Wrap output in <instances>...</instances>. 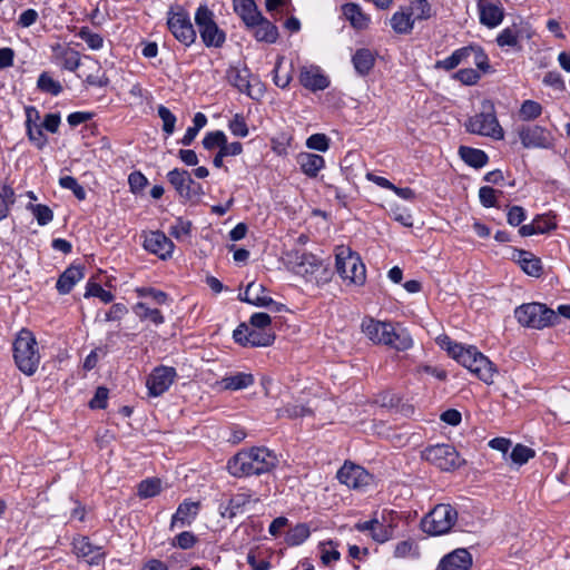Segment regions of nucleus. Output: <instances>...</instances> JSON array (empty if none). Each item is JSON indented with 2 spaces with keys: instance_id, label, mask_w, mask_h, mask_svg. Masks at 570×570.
<instances>
[{
  "instance_id": "1",
  "label": "nucleus",
  "mask_w": 570,
  "mask_h": 570,
  "mask_svg": "<svg viewBox=\"0 0 570 570\" xmlns=\"http://www.w3.org/2000/svg\"><path fill=\"white\" fill-rule=\"evenodd\" d=\"M278 463L276 454L265 446L239 451L227 464L234 476L259 475L271 472Z\"/></svg>"
},
{
  "instance_id": "63",
  "label": "nucleus",
  "mask_w": 570,
  "mask_h": 570,
  "mask_svg": "<svg viewBox=\"0 0 570 570\" xmlns=\"http://www.w3.org/2000/svg\"><path fill=\"white\" fill-rule=\"evenodd\" d=\"M249 323L255 330L268 331L267 327L271 325L272 318L266 313H255L250 316Z\"/></svg>"
},
{
  "instance_id": "50",
  "label": "nucleus",
  "mask_w": 570,
  "mask_h": 570,
  "mask_svg": "<svg viewBox=\"0 0 570 570\" xmlns=\"http://www.w3.org/2000/svg\"><path fill=\"white\" fill-rule=\"evenodd\" d=\"M534 454L535 452L531 448L523 444H517L510 453V459L513 463L522 465L532 459Z\"/></svg>"
},
{
  "instance_id": "17",
  "label": "nucleus",
  "mask_w": 570,
  "mask_h": 570,
  "mask_svg": "<svg viewBox=\"0 0 570 570\" xmlns=\"http://www.w3.org/2000/svg\"><path fill=\"white\" fill-rule=\"evenodd\" d=\"M480 23L493 29L504 19V7L501 0H478Z\"/></svg>"
},
{
  "instance_id": "28",
  "label": "nucleus",
  "mask_w": 570,
  "mask_h": 570,
  "mask_svg": "<svg viewBox=\"0 0 570 570\" xmlns=\"http://www.w3.org/2000/svg\"><path fill=\"white\" fill-rule=\"evenodd\" d=\"M301 170L307 177L315 178L318 173L325 167V160L321 155L312 153H301L296 158Z\"/></svg>"
},
{
  "instance_id": "20",
  "label": "nucleus",
  "mask_w": 570,
  "mask_h": 570,
  "mask_svg": "<svg viewBox=\"0 0 570 570\" xmlns=\"http://www.w3.org/2000/svg\"><path fill=\"white\" fill-rule=\"evenodd\" d=\"M72 547L77 557L85 559L89 564L97 566L105 558L102 548L94 546L87 537H79L73 539Z\"/></svg>"
},
{
  "instance_id": "32",
  "label": "nucleus",
  "mask_w": 570,
  "mask_h": 570,
  "mask_svg": "<svg viewBox=\"0 0 570 570\" xmlns=\"http://www.w3.org/2000/svg\"><path fill=\"white\" fill-rule=\"evenodd\" d=\"M517 262L521 269L532 277H539L542 273V264L539 257L527 250H519Z\"/></svg>"
},
{
  "instance_id": "42",
  "label": "nucleus",
  "mask_w": 570,
  "mask_h": 570,
  "mask_svg": "<svg viewBox=\"0 0 570 570\" xmlns=\"http://www.w3.org/2000/svg\"><path fill=\"white\" fill-rule=\"evenodd\" d=\"M309 528L305 523H298L292 528L285 537L288 546H299L309 537Z\"/></svg>"
},
{
  "instance_id": "9",
  "label": "nucleus",
  "mask_w": 570,
  "mask_h": 570,
  "mask_svg": "<svg viewBox=\"0 0 570 570\" xmlns=\"http://www.w3.org/2000/svg\"><path fill=\"white\" fill-rule=\"evenodd\" d=\"M458 519L456 510L450 504L436 505L421 522L424 532L440 535L449 532Z\"/></svg>"
},
{
  "instance_id": "2",
  "label": "nucleus",
  "mask_w": 570,
  "mask_h": 570,
  "mask_svg": "<svg viewBox=\"0 0 570 570\" xmlns=\"http://www.w3.org/2000/svg\"><path fill=\"white\" fill-rule=\"evenodd\" d=\"M362 331L373 343L387 345L397 351H406L413 345V340L405 328H396L387 322L364 320Z\"/></svg>"
},
{
  "instance_id": "56",
  "label": "nucleus",
  "mask_w": 570,
  "mask_h": 570,
  "mask_svg": "<svg viewBox=\"0 0 570 570\" xmlns=\"http://www.w3.org/2000/svg\"><path fill=\"white\" fill-rule=\"evenodd\" d=\"M306 146L309 149L324 153L330 148V139L324 134H314L307 138Z\"/></svg>"
},
{
  "instance_id": "48",
  "label": "nucleus",
  "mask_w": 570,
  "mask_h": 570,
  "mask_svg": "<svg viewBox=\"0 0 570 570\" xmlns=\"http://www.w3.org/2000/svg\"><path fill=\"white\" fill-rule=\"evenodd\" d=\"M77 36L83 40L91 50H99L104 46V38L99 33L91 31L88 27H81Z\"/></svg>"
},
{
  "instance_id": "52",
  "label": "nucleus",
  "mask_w": 570,
  "mask_h": 570,
  "mask_svg": "<svg viewBox=\"0 0 570 570\" xmlns=\"http://www.w3.org/2000/svg\"><path fill=\"white\" fill-rule=\"evenodd\" d=\"M158 116L163 120V130L171 135L175 130L176 116L163 105L158 107Z\"/></svg>"
},
{
  "instance_id": "47",
  "label": "nucleus",
  "mask_w": 570,
  "mask_h": 570,
  "mask_svg": "<svg viewBox=\"0 0 570 570\" xmlns=\"http://www.w3.org/2000/svg\"><path fill=\"white\" fill-rule=\"evenodd\" d=\"M542 114V106L534 100H524L519 109V117L524 121L533 120Z\"/></svg>"
},
{
  "instance_id": "5",
  "label": "nucleus",
  "mask_w": 570,
  "mask_h": 570,
  "mask_svg": "<svg viewBox=\"0 0 570 570\" xmlns=\"http://www.w3.org/2000/svg\"><path fill=\"white\" fill-rule=\"evenodd\" d=\"M465 128L471 134L491 137L495 140H501L504 137L503 129L497 118L494 105L490 100L482 101L481 110L468 119Z\"/></svg>"
},
{
  "instance_id": "29",
  "label": "nucleus",
  "mask_w": 570,
  "mask_h": 570,
  "mask_svg": "<svg viewBox=\"0 0 570 570\" xmlns=\"http://www.w3.org/2000/svg\"><path fill=\"white\" fill-rule=\"evenodd\" d=\"M83 278V267L81 265H71L58 278L57 291L65 295L70 293L73 286Z\"/></svg>"
},
{
  "instance_id": "16",
  "label": "nucleus",
  "mask_w": 570,
  "mask_h": 570,
  "mask_svg": "<svg viewBox=\"0 0 570 570\" xmlns=\"http://www.w3.org/2000/svg\"><path fill=\"white\" fill-rule=\"evenodd\" d=\"M337 479L348 488L363 489L371 483L372 475L362 466L345 462L337 471Z\"/></svg>"
},
{
  "instance_id": "15",
  "label": "nucleus",
  "mask_w": 570,
  "mask_h": 570,
  "mask_svg": "<svg viewBox=\"0 0 570 570\" xmlns=\"http://www.w3.org/2000/svg\"><path fill=\"white\" fill-rule=\"evenodd\" d=\"M167 178L176 191L184 198L190 199L203 193L202 186L191 178L187 170L175 168L168 173Z\"/></svg>"
},
{
  "instance_id": "57",
  "label": "nucleus",
  "mask_w": 570,
  "mask_h": 570,
  "mask_svg": "<svg viewBox=\"0 0 570 570\" xmlns=\"http://www.w3.org/2000/svg\"><path fill=\"white\" fill-rule=\"evenodd\" d=\"M29 140L39 149L46 146L47 137L42 132V126L33 125L27 127Z\"/></svg>"
},
{
  "instance_id": "49",
  "label": "nucleus",
  "mask_w": 570,
  "mask_h": 570,
  "mask_svg": "<svg viewBox=\"0 0 570 570\" xmlns=\"http://www.w3.org/2000/svg\"><path fill=\"white\" fill-rule=\"evenodd\" d=\"M38 88L45 92H49L53 96L59 95L62 91L60 82L56 81L47 72H42L38 78Z\"/></svg>"
},
{
  "instance_id": "27",
  "label": "nucleus",
  "mask_w": 570,
  "mask_h": 570,
  "mask_svg": "<svg viewBox=\"0 0 570 570\" xmlns=\"http://www.w3.org/2000/svg\"><path fill=\"white\" fill-rule=\"evenodd\" d=\"M199 504L193 501H184L180 503L176 512L171 517L170 529L176 527L183 528L189 525L198 513Z\"/></svg>"
},
{
  "instance_id": "43",
  "label": "nucleus",
  "mask_w": 570,
  "mask_h": 570,
  "mask_svg": "<svg viewBox=\"0 0 570 570\" xmlns=\"http://www.w3.org/2000/svg\"><path fill=\"white\" fill-rule=\"evenodd\" d=\"M161 491V481L157 478L142 480L138 484V495L141 499L154 498Z\"/></svg>"
},
{
  "instance_id": "64",
  "label": "nucleus",
  "mask_w": 570,
  "mask_h": 570,
  "mask_svg": "<svg viewBox=\"0 0 570 570\" xmlns=\"http://www.w3.org/2000/svg\"><path fill=\"white\" fill-rule=\"evenodd\" d=\"M128 184L134 193L142 190L148 184L147 178L139 171L131 173L128 177Z\"/></svg>"
},
{
  "instance_id": "34",
  "label": "nucleus",
  "mask_w": 570,
  "mask_h": 570,
  "mask_svg": "<svg viewBox=\"0 0 570 570\" xmlns=\"http://www.w3.org/2000/svg\"><path fill=\"white\" fill-rule=\"evenodd\" d=\"M353 66L360 76H366L374 67L375 56L366 48H361L352 57Z\"/></svg>"
},
{
  "instance_id": "55",
  "label": "nucleus",
  "mask_w": 570,
  "mask_h": 570,
  "mask_svg": "<svg viewBox=\"0 0 570 570\" xmlns=\"http://www.w3.org/2000/svg\"><path fill=\"white\" fill-rule=\"evenodd\" d=\"M410 7L413 8L415 20H428L432 17V8L428 0H416Z\"/></svg>"
},
{
  "instance_id": "36",
  "label": "nucleus",
  "mask_w": 570,
  "mask_h": 570,
  "mask_svg": "<svg viewBox=\"0 0 570 570\" xmlns=\"http://www.w3.org/2000/svg\"><path fill=\"white\" fill-rule=\"evenodd\" d=\"M254 36L258 41L274 43L278 38V30L271 21L263 16L257 20L254 27Z\"/></svg>"
},
{
  "instance_id": "62",
  "label": "nucleus",
  "mask_w": 570,
  "mask_h": 570,
  "mask_svg": "<svg viewBox=\"0 0 570 570\" xmlns=\"http://www.w3.org/2000/svg\"><path fill=\"white\" fill-rule=\"evenodd\" d=\"M454 78L464 85H474L480 79V73L474 69H461L455 72Z\"/></svg>"
},
{
  "instance_id": "22",
  "label": "nucleus",
  "mask_w": 570,
  "mask_h": 570,
  "mask_svg": "<svg viewBox=\"0 0 570 570\" xmlns=\"http://www.w3.org/2000/svg\"><path fill=\"white\" fill-rule=\"evenodd\" d=\"M299 82L312 91L324 90L330 85L327 77L317 67H303L299 71Z\"/></svg>"
},
{
  "instance_id": "13",
  "label": "nucleus",
  "mask_w": 570,
  "mask_h": 570,
  "mask_svg": "<svg viewBox=\"0 0 570 570\" xmlns=\"http://www.w3.org/2000/svg\"><path fill=\"white\" fill-rule=\"evenodd\" d=\"M176 375V370L171 366L155 367L146 381L148 394L154 397L164 394L174 383Z\"/></svg>"
},
{
  "instance_id": "26",
  "label": "nucleus",
  "mask_w": 570,
  "mask_h": 570,
  "mask_svg": "<svg viewBox=\"0 0 570 570\" xmlns=\"http://www.w3.org/2000/svg\"><path fill=\"white\" fill-rule=\"evenodd\" d=\"M472 564V557L466 549H456L446 554L440 563L441 570H468Z\"/></svg>"
},
{
  "instance_id": "54",
  "label": "nucleus",
  "mask_w": 570,
  "mask_h": 570,
  "mask_svg": "<svg viewBox=\"0 0 570 570\" xmlns=\"http://www.w3.org/2000/svg\"><path fill=\"white\" fill-rule=\"evenodd\" d=\"M226 142V136L223 131H212L206 134V136L203 139V146L207 150H212L216 147L222 148L223 144Z\"/></svg>"
},
{
  "instance_id": "25",
  "label": "nucleus",
  "mask_w": 570,
  "mask_h": 570,
  "mask_svg": "<svg viewBox=\"0 0 570 570\" xmlns=\"http://www.w3.org/2000/svg\"><path fill=\"white\" fill-rule=\"evenodd\" d=\"M252 499L253 494L245 490L232 495L226 503L219 505L222 517L233 519Z\"/></svg>"
},
{
  "instance_id": "44",
  "label": "nucleus",
  "mask_w": 570,
  "mask_h": 570,
  "mask_svg": "<svg viewBox=\"0 0 570 570\" xmlns=\"http://www.w3.org/2000/svg\"><path fill=\"white\" fill-rule=\"evenodd\" d=\"M309 414H312V410L309 407L296 403H287L277 410L278 417L297 419Z\"/></svg>"
},
{
  "instance_id": "18",
  "label": "nucleus",
  "mask_w": 570,
  "mask_h": 570,
  "mask_svg": "<svg viewBox=\"0 0 570 570\" xmlns=\"http://www.w3.org/2000/svg\"><path fill=\"white\" fill-rule=\"evenodd\" d=\"M518 135L524 148H547L550 145V134L541 126H522Z\"/></svg>"
},
{
  "instance_id": "10",
  "label": "nucleus",
  "mask_w": 570,
  "mask_h": 570,
  "mask_svg": "<svg viewBox=\"0 0 570 570\" xmlns=\"http://www.w3.org/2000/svg\"><path fill=\"white\" fill-rule=\"evenodd\" d=\"M422 458L442 471L459 469L464 463L456 449L445 443L425 448L422 451Z\"/></svg>"
},
{
  "instance_id": "60",
  "label": "nucleus",
  "mask_w": 570,
  "mask_h": 570,
  "mask_svg": "<svg viewBox=\"0 0 570 570\" xmlns=\"http://www.w3.org/2000/svg\"><path fill=\"white\" fill-rule=\"evenodd\" d=\"M533 220L538 234L548 233L557 227L554 219L548 215L537 216Z\"/></svg>"
},
{
  "instance_id": "39",
  "label": "nucleus",
  "mask_w": 570,
  "mask_h": 570,
  "mask_svg": "<svg viewBox=\"0 0 570 570\" xmlns=\"http://www.w3.org/2000/svg\"><path fill=\"white\" fill-rule=\"evenodd\" d=\"M275 335L268 331L248 328L247 345L249 346H268L273 344Z\"/></svg>"
},
{
  "instance_id": "24",
  "label": "nucleus",
  "mask_w": 570,
  "mask_h": 570,
  "mask_svg": "<svg viewBox=\"0 0 570 570\" xmlns=\"http://www.w3.org/2000/svg\"><path fill=\"white\" fill-rule=\"evenodd\" d=\"M265 293L266 288L263 284L250 282L247 285L244 294L239 295V299L258 307H267L275 302Z\"/></svg>"
},
{
  "instance_id": "11",
  "label": "nucleus",
  "mask_w": 570,
  "mask_h": 570,
  "mask_svg": "<svg viewBox=\"0 0 570 570\" xmlns=\"http://www.w3.org/2000/svg\"><path fill=\"white\" fill-rule=\"evenodd\" d=\"M195 22L200 38L206 47L220 48L225 40V32L218 28L214 13L206 6H200L195 13Z\"/></svg>"
},
{
  "instance_id": "8",
  "label": "nucleus",
  "mask_w": 570,
  "mask_h": 570,
  "mask_svg": "<svg viewBox=\"0 0 570 570\" xmlns=\"http://www.w3.org/2000/svg\"><path fill=\"white\" fill-rule=\"evenodd\" d=\"M336 271L350 284L362 285L365 282L366 271L361 257L350 247L338 246L335 252Z\"/></svg>"
},
{
  "instance_id": "61",
  "label": "nucleus",
  "mask_w": 570,
  "mask_h": 570,
  "mask_svg": "<svg viewBox=\"0 0 570 570\" xmlns=\"http://www.w3.org/2000/svg\"><path fill=\"white\" fill-rule=\"evenodd\" d=\"M466 48H471L472 50L469 52V58L473 56V61L476 65V67L481 70H488L489 63H488V57L484 53V51L476 46H468Z\"/></svg>"
},
{
  "instance_id": "4",
  "label": "nucleus",
  "mask_w": 570,
  "mask_h": 570,
  "mask_svg": "<svg viewBox=\"0 0 570 570\" xmlns=\"http://www.w3.org/2000/svg\"><path fill=\"white\" fill-rule=\"evenodd\" d=\"M13 357L18 368L26 375H32L39 367L40 354L35 335L22 328L13 342Z\"/></svg>"
},
{
  "instance_id": "23",
  "label": "nucleus",
  "mask_w": 570,
  "mask_h": 570,
  "mask_svg": "<svg viewBox=\"0 0 570 570\" xmlns=\"http://www.w3.org/2000/svg\"><path fill=\"white\" fill-rule=\"evenodd\" d=\"M415 19L413 17L412 7H402L395 11L391 19L390 26L397 35H409L414 28Z\"/></svg>"
},
{
  "instance_id": "30",
  "label": "nucleus",
  "mask_w": 570,
  "mask_h": 570,
  "mask_svg": "<svg viewBox=\"0 0 570 570\" xmlns=\"http://www.w3.org/2000/svg\"><path fill=\"white\" fill-rule=\"evenodd\" d=\"M234 10L246 27H254L262 17L254 0H234Z\"/></svg>"
},
{
  "instance_id": "38",
  "label": "nucleus",
  "mask_w": 570,
  "mask_h": 570,
  "mask_svg": "<svg viewBox=\"0 0 570 570\" xmlns=\"http://www.w3.org/2000/svg\"><path fill=\"white\" fill-rule=\"evenodd\" d=\"M459 154L465 164L474 168H481L488 163L487 154L480 149L462 146Z\"/></svg>"
},
{
  "instance_id": "46",
  "label": "nucleus",
  "mask_w": 570,
  "mask_h": 570,
  "mask_svg": "<svg viewBox=\"0 0 570 570\" xmlns=\"http://www.w3.org/2000/svg\"><path fill=\"white\" fill-rule=\"evenodd\" d=\"M135 313L141 320H150L154 324L159 325L164 323V316L157 308H149L145 303H137L134 307Z\"/></svg>"
},
{
  "instance_id": "40",
  "label": "nucleus",
  "mask_w": 570,
  "mask_h": 570,
  "mask_svg": "<svg viewBox=\"0 0 570 570\" xmlns=\"http://www.w3.org/2000/svg\"><path fill=\"white\" fill-rule=\"evenodd\" d=\"M16 202L14 190L11 186L2 184L0 186V220L8 217L10 206Z\"/></svg>"
},
{
  "instance_id": "33",
  "label": "nucleus",
  "mask_w": 570,
  "mask_h": 570,
  "mask_svg": "<svg viewBox=\"0 0 570 570\" xmlns=\"http://www.w3.org/2000/svg\"><path fill=\"white\" fill-rule=\"evenodd\" d=\"M218 384L224 390H244L254 384V376L250 373L238 372L222 379Z\"/></svg>"
},
{
  "instance_id": "51",
  "label": "nucleus",
  "mask_w": 570,
  "mask_h": 570,
  "mask_svg": "<svg viewBox=\"0 0 570 570\" xmlns=\"http://www.w3.org/2000/svg\"><path fill=\"white\" fill-rule=\"evenodd\" d=\"M59 185L62 188L72 190L73 195L77 199L83 200L86 198V190L85 188L78 184L77 179L72 176H63L59 179Z\"/></svg>"
},
{
  "instance_id": "12",
  "label": "nucleus",
  "mask_w": 570,
  "mask_h": 570,
  "mask_svg": "<svg viewBox=\"0 0 570 570\" xmlns=\"http://www.w3.org/2000/svg\"><path fill=\"white\" fill-rule=\"evenodd\" d=\"M226 79L230 86L252 99H258L263 95L259 81L252 85V72L245 65L229 66L226 70Z\"/></svg>"
},
{
  "instance_id": "37",
  "label": "nucleus",
  "mask_w": 570,
  "mask_h": 570,
  "mask_svg": "<svg viewBox=\"0 0 570 570\" xmlns=\"http://www.w3.org/2000/svg\"><path fill=\"white\" fill-rule=\"evenodd\" d=\"M471 50V48H459L455 51H453L452 55L449 56L448 58L435 61L434 68L443 69L446 71L453 70L460 63L465 62L469 59V52Z\"/></svg>"
},
{
  "instance_id": "59",
  "label": "nucleus",
  "mask_w": 570,
  "mask_h": 570,
  "mask_svg": "<svg viewBox=\"0 0 570 570\" xmlns=\"http://www.w3.org/2000/svg\"><path fill=\"white\" fill-rule=\"evenodd\" d=\"M191 223L188 220L177 219L176 223L170 227L169 234L176 239H183L190 233Z\"/></svg>"
},
{
  "instance_id": "31",
  "label": "nucleus",
  "mask_w": 570,
  "mask_h": 570,
  "mask_svg": "<svg viewBox=\"0 0 570 570\" xmlns=\"http://www.w3.org/2000/svg\"><path fill=\"white\" fill-rule=\"evenodd\" d=\"M356 529L358 531H370L373 540L380 543L386 542L392 537L391 527L384 525L377 519L357 523Z\"/></svg>"
},
{
  "instance_id": "45",
  "label": "nucleus",
  "mask_w": 570,
  "mask_h": 570,
  "mask_svg": "<svg viewBox=\"0 0 570 570\" xmlns=\"http://www.w3.org/2000/svg\"><path fill=\"white\" fill-rule=\"evenodd\" d=\"M27 209L29 212H31V214L37 219V223L40 226H45L53 219V213L47 205H42V204L35 205L32 203H29L27 205Z\"/></svg>"
},
{
  "instance_id": "35",
  "label": "nucleus",
  "mask_w": 570,
  "mask_h": 570,
  "mask_svg": "<svg viewBox=\"0 0 570 570\" xmlns=\"http://www.w3.org/2000/svg\"><path fill=\"white\" fill-rule=\"evenodd\" d=\"M342 11L346 20L356 29H365L370 23V17L362 11L356 3H346L342 7Z\"/></svg>"
},
{
  "instance_id": "19",
  "label": "nucleus",
  "mask_w": 570,
  "mask_h": 570,
  "mask_svg": "<svg viewBox=\"0 0 570 570\" xmlns=\"http://www.w3.org/2000/svg\"><path fill=\"white\" fill-rule=\"evenodd\" d=\"M174 247V243L163 232H150L144 239V248L161 259L170 257Z\"/></svg>"
},
{
  "instance_id": "3",
  "label": "nucleus",
  "mask_w": 570,
  "mask_h": 570,
  "mask_svg": "<svg viewBox=\"0 0 570 570\" xmlns=\"http://www.w3.org/2000/svg\"><path fill=\"white\" fill-rule=\"evenodd\" d=\"M448 352L456 362L485 384L490 385L494 382L498 372L495 365L475 346L451 345L448 347Z\"/></svg>"
},
{
  "instance_id": "41",
  "label": "nucleus",
  "mask_w": 570,
  "mask_h": 570,
  "mask_svg": "<svg viewBox=\"0 0 570 570\" xmlns=\"http://www.w3.org/2000/svg\"><path fill=\"white\" fill-rule=\"evenodd\" d=\"M520 30L517 26L504 28L497 37V43L499 47H519Z\"/></svg>"
},
{
  "instance_id": "6",
  "label": "nucleus",
  "mask_w": 570,
  "mask_h": 570,
  "mask_svg": "<svg viewBox=\"0 0 570 570\" xmlns=\"http://www.w3.org/2000/svg\"><path fill=\"white\" fill-rule=\"evenodd\" d=\"M514 316L520 325L542 330L558 323L557 313L542 303H527L514 309Z\"/></svg>"
},
{
  "instance_id": "14",
  "label": "nucleus",
  "mask_w": 570,
  "mask_h": 570,
  "mask_svg": "<svg viewBox=\"0 0 570 570\" xmlns=\"http://www.w3.org/2000/svg\"><path fill=\"white\" fill-rule=\"evenodd\" d=\"M173 36L183 45L190 46L196 40V31L186 12H175L167 21Z\"/></svg>"
},
{
  "instance_id": "53",
  "label": "nucleus",
  "mask_w": 570,
  "mask_h": 570,
  "mask_svg": "<svg viewBox=\"0 0 570 570\" xmlns=\"http://www.w3.org/2000/svg\"><path fill=\"white\" fill-rule=\"evenodd\" d=\"M98 297L104 303H110L114 299L111 292L104 289L99 284L88 283L85 297Z\"/></svg>"
},
{
  "instance_id": "7",
  "label": "nucleus",
  "mask_w": 570,
  "mask_h": 570,
  "mask_svg": "<svg viewBox=\"0 0 570 570\" xmlns=\"http://www.w3.org/2000/svg\"><path fill=\"white\" fill-rule=\"evenodd\" d=\"M285 259L291 269L308 283L318 284L321 274L326 273L321 259L311 253L292 249L285 254Z\"/></svg>"
},
{
  "instance_id": "21",
  "label": "nucleus",
  "mask_w": 570,
  "mask_h": 570,
  "mask_svg": "<svg viewBox=\"0 0 570 570\" xmlns=\"http://www.w3.org/2000/svg\"><path fill=\"white\" fill-rule=\"evenodd\" d=\"M53 59L63 69L75 71L81 61L79 51L67 45L57 43L52 46Z\"/></svg>"
},
{
  "instance_id": "58",
  "label": "nucleus",
  "mask_w": 570,
  "mask_h": 570,
  "mask_svg": "<svg viewBox=\"0 0 570 570\" xmlns=\"http://www.w3.org/2000/svg\"><path fill=\"white\" fill-rule=\"evenodd\" d=\"M228 127L232 134L237 137H246L248 135V128L245 118L239 114L234 116Z\"/></svg>"
}]
</instances>
